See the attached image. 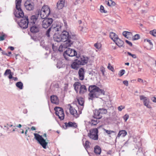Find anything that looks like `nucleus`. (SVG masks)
<instances>
[{
	"label": "nucleus",
	"mask_w": 156,
	"mask_h": 156,
	"mask_svg": "<svg viewBox=\"0 0 156 156\" xmlns=\"http://www.w3.org/2000/svg\"><path fill=\"white\" fill-rule=\"evenodd\" d=\"M2 53L3 55H5L7 56H9V55L4 51L2 50Z\"/></svg>",
	"instance_id": "nucleus-60"
},
{
	"label": "nucleus",
	"mask_w": 156,
	"mask_h": 156,
	"mask_svg": "<svg viewBox=\"0 0 156 156\" xmlns=\"http://www.w3.org/2000/svg\"><path fill=\"white\" fill-rule=\"evenodd\" d=\"M54 39L55 41L57 42L62 41L61 35H55L54 36Z\"/></svg>",
	"instance_id": "nucleus-29"
},
{
	"label": "nucleus",
	"mask_w": 156,
	"mask_h": 156,
	"mask_svg": "<svg viewBox=\"0 0 156 156\" xmlns=\"http://www.w3.org/2000/svg\"><path fill=\"white\" fill-rule=\"evenodd\" d=\"M109 37L113 41L118 37V36L113 32H111L110 33Z\"/></svg>",
	"instance_id": "nucleus-30"
},
{
	"label": "nucleus",
	"mask_w": 156,
	"mask_h": 156,
	"mask_svg": "<svg viewBox=\"0 0 156 156\" xmlns=\"http://www.w3.org/2000/svg\"><path fill=\"white\" fill-rule=\"evenodd\" d=\"M87 90V88L85 85L81 84L79 90V93L81 94H83L86 92Z\"/></svg>",
	"instance_id": "nucleus-25"
},
{
	"label": "nucleus",
	"mask_w": 156,
	"mask_h": 156,
	"mask_svg": "<svg viewBox=\"0 0 156 156\" xmlns=\"http://www.w3.org/2000/svg\"><path fill=\"white\" fill-rule=\"evenodd\" d=\"M81 85V83L79 82L73 84V87H74V89L76 93H78L79 89H80Z\"/></svg>",
	"instance_id": "nucleus-26"
},
{
	"label": "nucleus",
	"mask_w": 156,
	"mask_h": 156,
	"mask_svg": "<svg viewBox=\"0 0 156 156\" xmlns=\"http://www.w3.org/2000/svg\"><path fill=\"white\" fill-rule=\"evenodd\" d=\"M42 22V26L43 28L46 29L50 27L52 24L53 20L51 18H45Z\"/></svg>",
	"instance_id": "nucleus-10"
},
{
	"label": "nucleus",
	"mask_w": 156,
	"mask_h": 156,
	"mask_svg": "<svg viewBox=\"0 0 156 156\" xmlns=\"http://www.w3.org/2000/svg\"><path fill=\"white\" fill-rule=\"evenodd\" d=\"M73 39H70L67 41H65V42L63 44V47L64 48H67L68 47H70L73 44V41L72 40Z\"/></svg>",
	"instance_id": "nucleus-20"
},
{
	"label": "nucleus",
	"mask_w": 156,
	"mask_h": 156,
	"mask_svg": "<svg viewBox=\"0 0 156 156\" xmlns=\"http://www.w3.org/2000/svg\"><path fill=\"white\" fill-rule=\"evenodd\" d=\"M68 108H69V112L70 114L73 115L75 118H77L79 117V114H81V112L79 114L77 112V110L70 104L68 105Z\"/></svg>",
	"instance_id": "nucleus-12"
},
{
	"label": "nucleus",
	"mask_w": 156,
	"mask_h": 156,
	"mask_svg": "<svg viewBox=\"0 0 156 156\" xmlns=\"http://www.w3.org/2000/svg\"><path fill=\"white\" fill-rule=\"evenodd\" d=\"M125 71L124 69H122L120 71L119 73V75L120 76H122L125 73Z\"/></svg>",
	"instance_id": "nucleus-43"
},
{
	"label": "nucleus",
	"mask_w": 156,
	"mask_h": 156,
	"mask_svg": "<svg viewBox=\"0 0 156 156\" xmlns=\"http://www.w3.org/2000/svg\"><path fill=\"white\" fill-rule=\"evenodd\" d=\"M65 0H60L58 1L57 4V6L59 9H62L64 6Z\"/></svg>",
	"instance_id": "nucleus-21"
},
{
	"label": "nucleus",
	"mask_w": 156,
	"mask_h": 156,
	"mask_svg": "<svg viewBox=\"0 0 156 156\" xmlns=\"http://www.w3.org/2000/svg\"><path fill=\"white\" fill-rule=\"evenodd\" d=\"M123 83L126 86H128V82L127 80H124L123 81Z\"/></svg>",
	"instance_id": "nucleus-57"
},
{
	"label": "nucleus",
	"mask_w": 156,
	"mask_h": 156,
	"mask_svg": "<svg viewBox=\"0 0 156 156\" xmlns=\"http://www.w3.org/2000/svg\"><path fill=\"white\" fill-rule=\"evenodd\" d=\"M61 27L62 26L60 25H57L56 27H53L54 30V31L57 32L61 31Z\"/></svg>",
	"instance_id": "nucleus-33"
},
{
	"label": "nucleus",
	"mask_w": 156,
	"mask_h": 156,
	"mask_svg": "<svg viewBox=\"0 0 156 156\" xmlns=\"http://www.w3.org/2000/svg\"><path fill=\"white\" fill-rule=\"evenodd\" d=\"M80 65L78 64V62L76 59L75 60V61L73 62L71 65V67L72 69L77 70L79 67V66Z\"/></svg>",
	"instance_id": "nucleus-24"
},
{
	"label": "nucleus",
	"mask_w": 156,
	"mask_h": 156,
	"mask_svg": "<svg viewBox=\"0 0 156 156\" xmlns=\"http://www.w3.org/2000/svg\"><path fill=\"white\" fill-rule=\"evenodd\" d=\"M62 62L60 61H58L57 62V64H56V66L57 68L60 69L61 68L62 66Z\"/></svg>",
	"instance_id": "nucleus-40"
},
{
	"label": "nucleus",
	"mask_w": 156,
	"mask_h": 156,
	"mask_svg": "<svg viewBox=\"0 0 156 156\" xmlns=\"http://www.w3.org/2000/svg\"><path fill=\"white\" fill-rule=\"evenodd\" d=\"M151 100L153 102L156 103V98L153 97L152 98Z\"/></svg>",
	"instance_id": "nucleus-61"
},
{
	"label": "nucleus",
	"mask_w": 156,
	"mask_h": 156,
	"mask_svg": "<svg viewBox=\"0 0 156 156\" xmlns=\"http://www.w3.org/2000/svg\"><path fill=\"white\" fill-rule=\"evenodd\" d=\"M23 16H24L23 17H22V19L21 20L20 22H18L19 25L21 28L23 29L27 28L28 27V23H29L27 16H25L24 18L23 17ZM21 17H19V18Z\"/></svg>",
	"instance_id": "nucleus-8"
},
{
	"label": "nucleus",
	"mask_w": 156,
	"mask_h": 156,
	"mask_svg": "<svg viewBox=\"0 0 156 156\" xmlns=\"http://www.w3.org/2000/svg\"><path fill=\"white\" fill-rule=\"evenodd\" d=\"M16 86L20 89L23 88V84L21 82H18L16 83Z\"/></svg>",
	"instance_id": "nucleus-37"
},
{
	"label": "nucleus",
	"mask_w": 156,
	"mask_h": 156,
	"mask_svg": "<svg viewBox=\"0 0 156 156\" xmlns=\"http://www.w3.org/2000/svg\"><path fill=\"white\" fill-rule=\"evenodd\" d=\"M150 34L154 36H156V30H154L150 31Z\"/></svg>",
	"instance_id": "nucleus-41"
},
{
	"label": "nucleus",
	"mask_w": 156,
	"mask_h": 156,
	"mask_svg": "<svg viewBox=\"0 0 156 156\" xmlns=\"http://www.w3.org/2000/svg\"><path fill=\"white\" fill-rule=\"evenodd\" d=\"M65 124L66 128L67 127H71L73 128H75L77 127V125L75 122H70L68 123L65 122Z\"/></svg>",
	"instance_id": "nucleus-19"
},
{
	"label": "nucleus",
	"mask_w": 156,
	"mask_h": 156,
	"mask_svg": "<svg viewBox=\"0 0 156 156\" xmlns=\"http://www.w3.org/2000/svg\"><path fill=\"white\" fill-rule=\"evenodd\" d=\"M127 134L126 131L125 130H122L119 131L117 136L116 137H119L121 136L122 137L125 136Z\"/></svg>",
	"instance_id": "nucleus-27"
},
{
	"label": "nucleus",
	"mask_w": 156,
	"mask_h": 156,
	"mask_svg": "<svg viewBox=\"0 0 156 156\" xmlns=\"http://www.w3.org/2000/svg\"><path fill=\"white\" fill-rule=\"evenodd\" d=\"M51 27H50L49 28L48 30L46 31V35L47 36L49 37L50 36V32L51 31Z\"/></svg>",
	"instance_id": "nucleus-45"
},
{
	"label": "nucleus",
	"mask_w": 156,
	"mask_h": 156,
	"mask_svg": "<svg viewBox=\"0 0 156 156\" xmlns=\"http://www.w3.org/2000/svg\"><path fill=\"white\" fill-rule=\"evenodd\" d=\"M100 11L101 12L106 13L107 12V11L104 10V7L102 5H101L100 6Z\"/></svg>",
	"instance_id": "nucleus-50"
},
{
	"label": "nucleus",
	"mask_w": 156,
	"mask_h": 156,
	"mask_svg": "<svg viewBox=\"0 0 156 156\" xmlns=\"http://www.w3.org/2000/svg\"><path fill=\"white\" fill-rule=\"evenodd\" d=\"M8 48H9L11 51H13L14 50V47L12 46H9Z\"/></svg>",
	"instance_id": "nucleus-63"
},
{
	"label": "nucleus",
	"mask_w": 156,
	"mask_h": 156,
	"mask_svg": "<svg viewBox=\"0 0 156 156\" xmlns=\"http://www.w3.org/2000/svg\"><path fill=\"white\" fill-rule=\"evenodd\" d=\"M77 55V53L75 50L68 48L63 53V56L66 60H69V57H72L76 56Z\"/></svg>",
	"instance_id": "nucleus-5"
},
{
	"label": "nucleus",
	"mask_w": 156,
	"mask_h": 156,
	"mask_svg": "<svg viewBox=\"0 0 156 156\" xmlns=\"http://www.w3.org/2000/svg\"><path fill=\"white\" fill-rule=\"evenodd\" d=\"M40 14V11H38V12L37 15H33L31 16L30 18V22H29L30 27L31 25H36L35 23L36 21L39 19L38 18Z\"/></svg>",
	"instance_id": "nucleus-13"
},
{
	"label": "nucleus",
	"mask_w": 156,
	"mask_h": 156,
	"mask_svg": "<svg viewBox=\"0 0 156 156\" xmlns=\"http://www.w3.org/2000/svg\"><path fill=\"white\" fill-rule=\"evenodd\" d=\"M51 101L52 103L58 105L59 103V99L56 95H52L50 97Z\"/></svg>",
	"instance_id": "nucleus-16"
},
{
	"label": "nucleus",
	"mask_w": 156,
	"mask_h": 156,
	"mask_svg": "<svg viewBox=\"0 0 156 156\" xmlns=\"http://www.w3.org/2000/svg\"><path fill=\"white\" fill-rule=\"evenodd\" d=\"M105 130L106 133L108 134H111L112 133H113L114 132V131L112 130H108L106 129H105Z\"/></svg>",
	"instance_id": "nucleus-55"
},
{
	"label": "nucleus",
	"mask_w": 156,
	"mask_h": 156,
	"mask_svg": "<svg viewBox=\"0 0 156 156\" xmlns=\"http://www.w3.org/2000/svg\"><path fill=\"white\" fill-rule=\"evenodd\" d=\"M137 81L139 82L142 83H145L146 82V81L144 80L141 78H138L137 80Z\"/></svg>",
	"instance_id": "nucleus-53"
},
{
	"label": "nucleus",
	"mask_w": 156,
	"mask_h": 156,
	"mask_svg": "<svg viewBox=\"0 0 156 156\" xmlns=\"http://www.w3.org/2000/svg\"><path fill=\"white\" fill-rule=\"evenodd\" d=\"M8 77L9 79L13 78V77L12 76V75L11 74V73L9 74Z\"/></svg>",
	"instance_id": "nucleus-64"
},
{
	"label": "nucleus",
	"mask_w": 156,
	"mask_h": 156,
	"mask_svg": "<svg viewBox=\"0 0 156 156\" xmlns=\"http://www.w3.org/2000/svg\"><path fill=\"white\" fill-rule=\"evenodd\" d=\"M98 130L97 128H94L90 129L88 134V136L91 139L94 140L98 139Z\"/></svg>",
	"instance_id": "nucleus-7"
},
{
	"label": "nucleus",
	"mask_w": 156,
	"mask_h": 156,
	"mask_svg": "<svg viewBox=\"0 0 156 156\" xmlns=\"http://www.w3.org/2000/svg\"><path fill=\"white\" fill-rule=\"evenodd\" d=\"M30 27V31L33 33H37L39 31V28L38 26L36 25H31Z\"/></svg>",
	"instance_id": "nucleus-22"
},
{
	"label": "nucleus",
	"mask_w": 156,
	"mask_h": 156,
	"mask_svg": "<svg viewBox=\"0 0 156 156\" xmlns=\"http://www.w3.org/2000/svg\"><path fill=\"white\" fill-rule=\"evenodd\" d=\"M50 13V9L48 6L47 5L43 6L40 12L41 19H43L47 17L49 15Z\"/></svg>",
	"instance_id": "nucleus-4"
},
{
	"label": "nucleus",
	"mask_w": 156,
	"mask_h": 156,
	"mask_svg": "<svg viewBox=\"0 0 156 156\" xmlns=\"http://www.w3.org/2000/svg\"><path fill=\"white\" fill-rule=\"evenodd\" d=\"M132 34V33L129 32L125 31L123 32V35L127 38H128L129 36H130Z\"/></svg>",
	"instance_id": "nucleus-36"
},
{
	"label": "nucleus",
	"mask_w": 156,
	"mask_h": 156,
	"mask_svg": "<svg viewBox=\"0 0 156 156\" xmlns=\"http://www.w3.org/2000/svg\"><path fill=\"white\" fill-rule=\"evenodd\" d=\"M88 90L90 92L88 94L89 100H93L94 98H98L101 94H105V92L104 90L100 89L95 85L90 86Z\"/></svg>",
	"instance_id": "nucleus-1"
},
{
	"label": "nucleus",
	"mask_w": 156,
	"mask_h": 156,
	"mask_svg": "<svg viewBox=\"0 0 156 156\" xmlns=\"http://www.w3.org/2000/svg\"><path fill=\"white\" fill-rule=\"evenodd\" d=\"M106 2L107 3V4L109 6H114L115 5V2L112 0H106Z\"/></svg>",
	"instance_id": "nucleus-34"
},
{
	"label": "nucleus",
	"mask_w": 156,
	"mask_h": 156,
	"mask_svg": "<svg viewBox=\"0 0 156 156\" xmlns=\"http://www.w3.org/2000/svg\"><path fill=\"white\" fill-rule=\"evenodd\" d=\"M79 78L81 80H83L84 79V69L82 68H80L78 71Z\"/></svg>",
	"instance_id": "nucleus-17"
},
{
	"label": "nucleus",
	"mask_w": 156,
	"mask_h": 156,
	"mask_svg": "<svg viewBox=\"0 0 156 156\" xmlns=\"http://www.w3.org/2000/svg\"><path fill=\"white\" fill-rule=\"evenodd\" d=\"M5 35L3 34L1 36H0V41H3L5 39Z\"/></svg>",
	"instance_id": "nucleus-56"
},
{
	"label": "nucleus",
	"mask_w": 156,
	"mask_h": 156,
	"mask_svg": "<svg viewBox=\"0 0 156 156\" xmlns=\"http://www.w3.org/2000/svg\"><path fill=\"white\" fill-rule=\"evenodd\" d=\"M127 54L131 56L133 58H136V56L135 54H132L129 52H127Z\"/></svg>",
	"instance_id": "nucleus-49"
},
{
	"label": "nucleus",
	"mask_w": 156,
	"mask_h": 156,
	"mask_svg": "<svg viewBox=\"0 0 156 156\" xmlns=\"http://www.w3.org/2000/svg\"><path fill=\"white\" fill-rule=\"evenodd\" d=\"M108 68L112 71H113V70L114 69L113 67L111 66L110 63L108 64Z\"/></svg>",
	"instance_id": "nucleus-54"
},
{
	"label": "nucleus",
	"mask_w": 156,
	"mask_h": 156,
	"mask_svg": "<svg viewBox=\"0 0 156 156\" xmlns=\"http://www.w3.org/2000/svg\"><path fill=\"white\" fill-rule=\"evenodd\" d=\"M68 83H65L64 84L63 87L64 90L65 91H67L68 89Z\"/></svg>",
	"instance_id": "nucleus-48"
},
{
	"label": "nucleus",
	"mask_w": 156,
	"mask_h": 156,
	"mask_svg": "<svg viewBox=\"0 0 156 156\" xmlns=\"http://www.w3.org/2000/svg\"><path fill=\"white\" fill-rule=\"evenodd\" d=\"M87 29H86V28L82 27L81 29V30L83 31H85L86 32L87 31Z\"/></svg>",
	"instance_id": "nucleus-62"
},
{
	"label": "nucleus",
	"mask_w": 156,
	"mask_h": 156,
	"mask_svg": "<svg viewBox=\"0 0 156 156\" xmlns=\"http://www.w3.org/2000/svg\"><path fill=\"white\" fill-rule=\"evenodd\" d=\"M98 119L94 118V119H91L90 122V124L91 125H96L99 122V121Z\"/></svg>",
	"instance_id": "nucleus-31"
},
{
	"label": "nucleus",
	"mask_w": 156,
	"mask_h": 156,
	"mask_svg": "<svg viewBox=\"0 0 156 156\" xmlns=\"http://www.w3.org/2000/svg\"><path fill=\"white\" fill-rule=\"evenodd\" d=\"M24 6L26 9L31 11L33 10L34 9V4L33 3L27 1L25 2Z\"/></svg>",
	"instance_id": "nucleus-14"
},
{
	"label": "nucleus",
	"mask_w": 156,
	"mask_h": 156,
	"mask_svg": "<svg viewBox=\"0 0 156 156\" xmlns=\"http://www.w3.org/2000/svg\"><path fill=\"white\" fill-rule=\"evenodd\" d=\"M90 143L87 140L86 141L85 143L83 144V146L87 152V149L90 147Z\"/></svg>",
	"instance_id": "nucleus-32"
},
{
	"label": "nucleus",
	"mask_w": 156,
	"mask_h": 156,
	"mask_svg": "<svg viewBox=\"0 0 156 156\" xmlns=\"http://www.w3.org/2000/svg\"><path fill=\"white\" fill-rule=\"evenodd\" d=\"M65 49V48H64L63 47V44L60 45L58 48V50L60 52H62L63 51V50Z\"/></svg>",
	"instance_id": "nucleus-44"
},
{
	"label": "nucleus",
	"mask_w": 156,
	"mask_h": 156,
	"mask_svg": "<svg viewBox=\"0 0 156 156\" xmlns=\"http://www.w3.org/2000/svg\"><path fill=\"white\" fill-rule=\"evenodd\" d=\"M140 99L141 100H143L144 103V105L149 108H151V106L149 105V100L147 97L143 95H140Z\"/></svg>",
	"instance_id": "nucleus-15"
},
{
	"label": "nucleus",
	"mask_w": 156,
	"mask_h": 156,
	"mask_svg": "<svg viewBox=\"0 0 156 156\" xmlns=\"http://www.w3.org/2000/svg\"><path fill=\"white\" fill-rule=\"evenodd\" d=\"M94 46L97 49H99L101 47V45L100 43H96L94 44Z\"/></svg>",
	"instance_id": "nucleus-47"
},
{
	"label": "nucleus",
	"mask_w": 156,
	"mask_h": 156,
	"mask_svg": "<svg viewBox=\"0 0 156 156\" xmlns=\"http://www.w3.org/2000/svg\"><path fill=\"white\" fill-rule=\"evenodd\" d=\"M114 41L119 47H124L123 46L124 44V41L120 39L119 37L116 40H114Z\"/></svg>",
	"instance_id": "nucleus-18"
},
{
	"label": "nucleus",
	"mask_w": 156,
	"mask_h": 156,
	"mask_svg": "<svg viewBox=\"0 0 156 156\" xmlns=\"http://www.w3.org/2000/svg\"><path fill=\"white\" fill-rule=\"evenodd\" d=\"M22 0H16V10L14 12L15 16L17 18L23 17L24 13L21 8V3Z\"/></svg>",
	"instance_id": "nucleus-2"
},
{
	"label": "nucleus",
	"mask_w": 156,
	"mask_h": 156,
	"mask_svg": "<svg viewBox=\"0 0 156 156\" xmlns=\"http://www.w3.org/2000/svg\"><path fill=\"white\" fill-rule=\"evenodd\" d=\"M76 57L77 58L76 60L80 65H85L88 62L89 59L86 56L82 55Z\"/></svg>",
	"instance_id": "nucleus-11"
},
{
	"label": "nucleus",
	"mask_w": 156,
	"mask_h": 156,
	"mask_svg": "<svg viewBox=\"0 0 156 156\" xmlns=\"http://www.w3.org/2000/svg\"><path fill=\"white\" fill-rule=\"evenodd\" d=\"M129 115L127 114H126L123 117V119H124L125 122H126L127 119H129Z\"/></svg>",
	"instance_id": "nucleus-46"
},
{
	"label": "nucleus",
	"mask_w": 156,
	"mask_h": 156,
	"mask_svg": "<svg viewBox=\"0 0 156 156\" xmlns=\"http://www.w3.org/2000/svg\"><path fill=\"white\" fill-rule=\"evenodd\" d=\"M130 46H132V43L130 42L129 41H128V40H126L125 41Z\"/></svg>",
	"instance_id": "nucleus-58"
},
{
	"label": "nucleus",
	"mask_w": 156,
	"mask_h": 156,
	"mask_svg": "<svg viewBox=\"0 0 156 156\" xmlns=\"http://www.w3.org/2000/svg\"><path fill=\"white\" fill-rule=\"evenodd\" d=\"M147 41L148 43L151 46V47L152 46L153 44L152 42H151V41L148 40L147 39Z\"/></svg>",
	"instance_id": "nucleus-59"
},
{
	"label": "nucleus",
	"mask_w": 156,
	"mask_h": 156,
	"mask_svg": "<svg viewBox=\"0 0 156 156\" xmlns=\"http://www.w3.org/2000/svg\"><path fill=\"white\" fill-rule=\"evenodd\" d=\"M34 138L37 141L42 147L44 148H46V146L48 145V142H47L45 139L38 133H34Z\"/></svg>",
	"instance_id": "nucleus-3"
},
{
	"label": "nucleus",
	"mask_w": 156,
	"mask_h": 156,
	"mask_svg": "<svg viewBox=\"0 0 156 156\" xmlns=\"http://www.w3.org/2000/svg\"><path fill=\"white\" fill-rule=\"evenodd\" d=\"M55 113L61 120H63L64 118V114L62 108L59 107H55L54 108Z\"/></svg>",
	"instance_id": "nucleus-9"
},
{
	"label": "nucleus",
	"mask_w": 156,
	"mask_h": 156,
	"mask_svg": "<svg viewBox=\"0 0 156 156\" xmlns=\"http://www.w3.org/2000/svg\"><path fill=\"white\" fill-rule=\"evenodd\" d=\"M140 38V36L138 34H136L134 35L133 37V40H137L139 39Z\"/></svg>",
	"instance_id": "nucleus-51"
},
{
	"label": "nucleus",
	"mask_w": 156,
	"mask_h": 156,
	"mask_svg": "<svg viewBox=\"0 0 156 156\" xmlns=\"http://www.w3.org/2000/svg\"><path fill=\"white\" fill-rule=\"evenodd\" d=\"M12 126L15 127L16 126H13V125L11 124H7L6 125L4 126V127H6L7 128V131L9 133L11 132V129L9 130V129Z\"/></svg>",
	"instance_id": "nucleus-35"
},
{
	"label": "nucleus",
	"mask_w": 156,
	"mask_h": 156,
	"mask_svg": "<svg viewBox=\"0 0 156 156\" xmlns=\"http://www.w3.org/2000/svg\"><path fill=\"white\" fill-rule=\"evenodd\" d=\"M11 70L10 69H7L5 71V72L4 73V76H6L8 74H11Z\"/></svg>",
	"instance_id": "nucleus-42"
},
{
	"label": "nucleus",
	"mask_w": 156,
	"mask_h": 156,
	"mask_svg": "<svg viewBox=\"0 0 156 156\" xmlns=\"http://www.w3.org/2000/svg\"><path fill=\"white\" fill-rule=\"evenodd\" d=\"M99 110L100 112L101 115L102 114H105L107 113V110L106 109L104 108H99Z\"/></svg>",
	"instance_id": "nucleus-39"
},
{
	"label": "nucleus",
	"mask_w": 156,
	"mask_h": 156,
	"mask_svg": "<svg viewBox=\"0 0 156 156\" xmlns=\"http://www.w3.org/2000/svg\"><path fill=\"white\" fill-rule=\"evenodd\" d=\"M79 104L82 106H83L84 105V100L82 98H79L77 99Z\"/></svg>",
	"instance_id": "nucleus-38"
},
{
	"label": "nucleus",
	"mask_w": 156,
	"mask_h": 156,
	"mask_svg": "<svg viewBox=\"0 0 156 156\" xmlns=\"http://www.w3.org/2000/svg\"><path fill=\"white\" fill-rule=\"evenodd\" d=\"M125 107L123 105H120L118 107V109L119 111H121L122 109L125 108Z\"/></svg>",
	"instance_id": "nucleus-52"
},
{
	"label": "nucleus",
	"mask_w": 156,
	"mask_h": 156,
	"mask_svg": "<svg viewBox=\"0 0 156 156\" xmlns=\"http://www.w3.org/2000/svg\"><path fill=\"white\" fill-rule=\"evenodd\" d=\"M94 152L97 154H100L101 152L100 147L98 146H96L94 147Z\"/></svg>",
	"instance_id": "nucleus-28"
},
{
	"label": "nucleus",
	"mask_w": 156,
	"mask_h": 156,
	"mask_svg": "<svg viewBox=\"0 0 156 156\" xmlns=\"http://www.w3.org/2000/svg\"><path fill=\"white\" fill-rule=\"evenodd\" d=\"M61 35L62 41L63 42L70 39H73L74 40L76 39V37L75 35H72L71 36L69 35V32L66 30L63 31Z\"/></svg>",
	"instance_id": "nucleus-6"
},
{
	"label": "nucleus",
	"mask_w": 156,
	"mask_h": 156,
	"mask_svg": "<svg viewBox=\"0 0 156 156\" xmlns=\"http://www.w3.org/2000/svg\"><path fill=\"white\" fill-rule=\"evenodd\" d=\"M94 118H96V119H101L102 116L100 114V112H99V110H95L94 112Z\"/></svg>",
	"instance_id": "nucleus-23"
}]
</instances>
